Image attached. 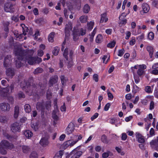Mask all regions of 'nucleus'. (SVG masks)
Returning <instances> with one entry per match:
<instances>
[{"label": "nucleus", "mask_w": 158, "mask_h": 158, "mask_svg": "<svg viewBox=\"0 0 158 158\" xmlns=\"http://www.w3.org/2000/svg\"><path fill=\"white\" fill-rule=\"evenodd\" d=\"M79 20L81 23H85L87 20V17L85 15L81 16L80 17Z\"/></svg>", "instance_id": "28"}, {"label": "nucleus", "mask_w": 158, "mask_h": 158, "mask_svg": "<svg viewBox=\"0 0 158 158\" xmlns=\"http://www.w3.org/2000/svg\"><path fill=\"white\" fill-rule=\"evenodd\" d=\"M124 52V49H122L118 51V56H123V54Z\"/></svg>", "instance_id": "53"}, {"label": "nucleus", "mask_w": 158, "mask_h": 158, "mask_svg": "<svg viewBox=\"0 0 158 158\" xmlns=\"http://www.w3.org/2000/svg\"><path fill=\"white\" fill-rule=\"evenodd\" d=\"M52 117L55 120H57L58 118V117L56 114L55 111H53V112Z\"/></svg>", "instance_id": "60"}, {"label": "nucleus", "mask_w": 158, "mask_h": 158, "mask_svg": "<svg viewBox=\"0 0 158 158\" xmlns=\"http://www.w3.org/2000/svg\"><path fill=\"white\" fill-rule=\"evenodd\" d=\"M52 97V93L49 90L47 91V98L48 99H49Z\"/></svg>", "instance_id": "55"}, {"label": "nucleus", "mask_w": 158, "mask_h": 158, "mask_svg": "<svg viewBox=\"0 0 158 158\" xmlns=\"http://www.w3.org/2000/svg\"><path fill=\"white\" fill-rule=\"evenodd\" d=\"M101 140L103 143H108V141L107 139V137L104 135H102Z\"/></svg>", "instance_id": "46"}, {"label": "nucleus", "mask_w": 158, "mask_h": 158, "mask_svg": "<svg viewBox=\"0 0 158 158\" xmlns=\"http://www.w3.org/2000/svg\"><path fill=\"white\" fill-rule=\"evenodd\" d=\"M5 11L6 12H12L14 11V5L10 2L5 3L4 6Z\"/></svg>", "instance_id": "4"}, {"label": "nucleus", "mask_w": 158, "mask_h": 158, "mask_svg": "<svg viewBox=\"0 0 158 158\" xmlns=\"http://www.w3.org/2000/svg\"><path fill=\"white\" fill-rule=\"evenodd\" d=\"M74 128V126L73 123H70L66 128L65 133L68 135L70 134L73 131Z\"/></svg>", "instance_id": "12"}, {"label": "nucleus", "mask_w": 158, "mask_h": 158, "mask_svg": "<svg viewBox=\"0 0 158 158\" xmlns=\"http://www.w3.org/2000/svg\"><path fill=\"white\" fill-rule=\"evenodd\" d=\"M7 120V119L6 117L0 116V121L1 122H5Z\"/></svg>", "instance_id": "54"}, {"label": "nucleus", "mask_w": 158, "mask_h": 158, "mask_svg": "<svg viewBox=\"0 0 158 158\" xmlns=\"http://www.w3.org/2000/svg\"><path fill=\"white\" fill-rule=\"evenodd\" d=\"M126 36L125 38L126 40H128L130 37L131 35V33L129 31H127L126 32Z\"/></svg>", "instance_id": "56"}, {"label": "nucleus", "mask_w": 158, "mask_h": 158, "mask_svg": "<svg viewBox=\"0 0 158 158\" xmlns=\"http://www.w3.org/2000/svg\"><path fill=\"white\" fill-rule=\"evenodd\" d=\"M16 66L19 68L22 66L26 62L30 65L36 63V58L31 56H26L24 54V51L21 49H18L15 51Z\"/></svg>", "instance_id": "1"}, {"label": "nucleus", "mask_w": 158, "mask_h": 158, "mask_svg": "<svg viewBox=\"0 0 158 158\" xmlns=\"http://www.w3.org/2000/svg\"><path fill=\"white\" fill-rule=\"evenodd\" d=\"M40 143L43 147H46L49 143L48 139L46 138H42L40 140Z\"/></svg>", "instance_id": "17"}, {"label": "nucleus", "mask_w": 158, "mask_h": 158, "mask_svg": "<svg viewBox=\"0 0 158 158\" xmlns=\"http://www.w3.org/2000/svg\"><path fill=\"white\" fill-rule=\"evenodd\" d=\"M60 79L62 85H66V82L68 81V79L63 75L60 76Z\"/></svg>", "instance_id": "25"}, {"label": "nucleus", "mask_w": 158, "mask_h": 158, "mask_svg": "<svg viewBox=\"0 0 158 158\" xmlns=\"http://www.w3.org/2000/svg\"><path fill=\"white\" fill-rule=\"evenodd\" d=\"M38 157V155L35 152L33 151L32 152L30 156V158H37Z\"/></svg>", "instance_id": "37"}, {"label": "nucleus", "mask_w": 158, "mask_h": 158, "mask_svg": "<svg viewBox=\"0 0 158 158\" xmlns=\"http://www.w3.org/2000/svg\"><path fill=\"white\" fill-rule=\"evenodd\" d=\"M133 75L135 82L136 84L138 83L140 81V79L139 78V76L137 75L136 74H133Z\"/></svg>", "instance_id": "35"}, {"label": "nucleus", "mask_w": 158, "mask_h": 158, "mask_svg": "<svg viewBox=\"0 0 158 158\" xmlns=\"http://www.w3.org/2000/svg\"><path fill=\"white\" fill-rule=\"evenodd\" d=\"M137 27L138 28V30L137 32H136L135 33H134V35H137L141 33V32L140 31V29H141V26L139 25L137 26Z\"/></svg>", "instance_id": "49"}, {"label": "nucleus", "mask_w": 158, "mask_h": 158, "mask_svg": "<svg viewBox=\"0 0 158 158\" xmlns=\"http://www.w3.org/2000/svg\"><path fill=\"white\" fill-rule=\"evenodd\" d=\"M142 8L143 11H141L140 13L142 15L144 13H147L150 10V7L146 3H144L142 4Z\"/></svg>", "instance_id": "11"}, {"label": "nucleus", "mask_w": 158, "mask_h": 158, "mask_svg": "<svg viewBox=\"0 0 158 158\" xmlns=\"http://www.w3.org/2000/svg\"><path fill=\"white\" fill-rule=\"evenodd\" d=\"M6 75L9 78H12L14 75L15 73L14 69L10 67H7V68H6Z\"/></svg>", "instance_id": "9"}, {"label": "nucleus", "mask_w": 158, "mask_h": 158, "mask_svg": "<svg viewBox=\"0 0 158 158\" xmlns=\"http://www.w3.org/2000/svg\"><path fill=\"white\" fill-rule=\"evenodd\" d=\"M10 129L14 132H19L20 131V125L17 123H14L11 125Z\"/></svg>", "instance_id": "7"}, {"label": "nucleus", "mask_w": 158, "mask_h": 158, "mask_svg": "<svg viewBox=\"0 0 158 158\" xmlns=\"http://www.w3.org/2000/svg\"><path fill=\"white\" fill-rule=\"evenodd\" d=\"M71 156L70 158H79L82 154V151L77 150L76 148L74 149L70 153Z\"/></svg>", "instance_id": "6"}, {"label": "nucleus", "mask_w": 158, "mask_h": 158, "mask_svg": "<svg viewBox=\"0 0 158 158\" xmlns=\"http://www.w3.org/2000/svg\"><path fill=\"white\" fill-rule=\"evenodd\" d=\"M135 135L136 138L137 139H138L139 138H141L143 136L139 132H136Z\"/></svg>", "instance_id": "57"}, {"label": "nucleus", "mask_w": 158, "mask_h": 158, "mask_svg": "<svg viewBox=\"0 0 158 158\" xmlns=\"http://www.w3.org/2000/svg\"><path fill=\"white\" fill-rule=\"evenodd\" d=\"M74 51L72 50H70L69 53V56L70 58V59L72 60V57L74 55Z\"/></svg>", "instance_id": "58"}, {"label": "nucleus", "mask_w": 158, "mask_h": 158, "mask_svg": "<svg viewBox=\"0 0 158 158\" xmlns=\"http://www.w3.org/2000/svg\"><path fill=\"white\" fill-rule=\"evenodd\" d=\"M11 59L10 55L7 56L4 58V66L6 68L10 67L11 66Z\"/></svg>", "instance_id": "8"}, {"label": "nucleus", "mask_w": 158, "mask_h": 158, "mask_svg": "<svg viewBox=\"0 0 158 158\" xmlns=\"http://www.w3.org/2000/svg\"><path fill=\"white\" fill-rule=\"evenodd\" d=\"M23 134L26 137L29 139L33 135L32 132L29 130H25L23 132Z\"/></svg>", "instance_id": "20"}, {"label": "nucleus", "mask_w": 158, "mask_h": 158, "mask_svg": "<svg viewBox=\"0 0 158 158\" xmlns=\"http://www.w3.org/2000/svg\"><path fill=\"white\" fill-rule=\"evenodd\" d=\"M90 10V6L88 4H86L84 5L83 8V11L84 13H88Z\"/></svg>", "instance_id": "29"}, {"label": "nucleus", "mask_w": 158, "mask_h": 158, "mask_svg": "<svg viewBox=\"0 0 158 158\" xmlns=\"http://www.w3.org/2000/svg\"><path fill=\"white\" fill-rule=\"evenodd\" d=\"M78 29L75 27L73 28V39L75 41L77 40L79 38V36L80 35L77 33Z\"/></svg>", "instance_id": "16"}, {"label": "nucleus", "mask_w": 158, "mask_h": 158, "mask_svg": "<svg viewBox=\"0 0 158 158\" xmlns=\"http://www.w3.org/2000/svg\"><path fill=\"white\" fill-rule=\"evenodd\" d=\"M146 49L149 53L150 57L151 58H152L154 52V49L153 47L151 46L148 45L147 46Z\"/></svg>", "instance_id": "15"}, {"label": "nucleus", "mask_w": 158, "mask_h": 158, "mask_svg": "<svg viewBox=\"0 0 158 158\" xmlns=\"http://www.w3.org/2000/svg\"><path fill=\"white\" fill-rule=\"evenodd\" d=\"M110 104L109 103H107L105 106L104 110L105 111H107L110 106Z\"/></svg>", "instance_id": "61"}, {"label": "nucleus", "mask_w": 158, "mask_h": 158, "mask_svg": "<svg viewBox=\"0 0 158 158\" xmlns=\"http://www.w3.org/2000/svg\"><path fill=\"white\" fill-rule=\"evenodd\" d=\"M110 56H109L107 58V56L106 55H104L103 56V57L102 58V60H103V63H105V64H106L109 59Z\"/></svg>", "instance_id": "40"}, {"label": "nucleus", "mask_w": 158, "mask_h": 158, "mask_svg": "<svg viewBox=\"0 0 158 158\" xmlns=\"http://www.w3.org/2000/svg\"><path fill=\"white\" fill-rule=\"evenodd\" d=\"M137 140L139 143H143L145 142V140L143 136L137 139Z\"/></svg>", "instance_id": "62"}, {"label": "nucleus", "mask_w": 158, "mask_h": 158, "mask_svg": "<svg viewBox=\"0 0 158 158\" xmlns=\"http://www.w3.org/2000/svg\"><path fill=\"white\" fill-rule=\"evenodd\" d=\"M68 52V48L66 47L64 50L63 52V55L66 59L67 60H68V57L67 56Z\"/></svg>", "instance_id": "36"}, {"label": "nucleus", "mask_w": 158, "mask_h": 158, "mask_svg": "<svg viewBox=\"0 0 158 158\" xmlns=\"http://www.w3.org/2000/svg\"><path fill=\"white\" fill-rule=\"evenodd\" d=\"M63 154V151L62 150H60L56 153L55 156L54 157V158H61Z\"/></svg>", "instance_id": "31"}, {"label": "nucleus", "mask_w": 158, "mask_h": 158, "mask_svg": "<svg viewBox=\"0 0 158 158\" xmlns=\"http://www.w3.org/2000/svg\"><path fill=\"white\" fill-rule=\"evenodd\" d=\"M151 147L158 151V137L156 139L152 140L150 142Z\"/></svg>", "instance_id": "10"}, {"label": "nucleus", "mask_w": 158, "mask_h": 158, "mask_svg": "<svg viewBox=\"0 0 158 158\" xmlns=\"http://www.w3.org/2000/svg\"><path fill=\"white\" fill-rule=\"evenodd\" d=\"M14 148V146L12 144L9 143L7 141L3 140L0 143V152L2 155L6 153V149H11Z\"/></svg>", "instance_id": "3"}, {"label": "nucleus", "mask_w": 158, "mask_h": 158, "mask_svg": "<svg viewBox=\"0 0 158 158\" xmlns=\"http://www.w3.org/2000/svg\"><path fill=\"white\" fill-rule=\"evenodd\" d=\"M94 24V22L92 21H91L87 23V26L88 29L91 31L93 29Z\"/></svg>", "instance_id": "30"}, {"label": "nucleus", "mask_w": 158, "mask_h": 158, "mask_svg": "<svg viewBox=\"0 0 158 158\" xmlns=\"http://www.w3.org/2000/svg\"><path fill=\"white\" fill-rule=\"evenodd\" d=\"M78 140L73 141V140H69L66 141L64 143L65 147L66 148L71 147L73 146L77 142Z\"/></svg>", "instance_id": "14"}, {"label": "nucleus", "mask_w": 158, "mask_h": 158, "mask_svg": "<svg viewBox=\"0 0 158 158\" xmlns=\"http://www.w3.org/2000/svg\"><path fill=\"white\" fill-rule=\"evenodd\" d=\"M55 35V33L53 32H52L49 34L48 36V40L49 42L52 43L54 41V38Z\"/></svg>", "instance_id": "23"}, {"label": "nucleus", "mask_w": 158, "mask_h": 158, "mask_svg": "<svg viewBox=\"0 0 158 158\" xmlns=\"http://www.w3.org/2000/svg\"><path fill=\"white\" fill-rule=\"evenodd\" d=\"M51 102L50 101H48L46 102V108L47 109H48L51 107Z\"/></svg>", "instance_id": "52"}, {"label": "nucleus", "mask_w": 158, "mask_h": 158, "mask_svg": "<svg viewBox=\"0 0 158 158\" xmlns=\"http://www.w3.org/2000/svg\"><path fill=\"white\" fill-rule=\"evenodd\" d=\"M98 116V113H95L91 118V120L93 121L94 119L97 118Z\"/></svg>", "instance_id": "63"}, {"label": "nucleus", "mask_w": 158, "mask_h": 158, "mask_svg": "<svg viewBox=\"0 0 158 158\" xmlns=\"http://www.w3.org/2000/svg\"><path fill=\"white\" fill-rule=\"evenodd\" d=\"M69 10H68L67 9H65V8L64 9V15L65 17L67 19L68 18L69 14Z\"/></svg>", "instance_id": "43"}, {"label": "nucleus", "mask_w": 158, "mask_h": 158, "mask_svg": "<svg viewBox=\"0 0 158 158\" xmlns=\"http://www.w3.org/2000/svg\"><path fill=\"white\" fill-rule=\"evenodd\" d=\"M115 44V42L114 41H113L112 42L109 43L107 46L108 47L110 48H112L114 47Z\"/></svg>", "instance_id": "50"}, {"label": "nucleus", "mask_w": 158, "mask_h": 158, "mask_svg": "<svg viewBox=\"0 0 158 158\" xmlns=\"http://www.w3.org/2000/svg\"><path fill=\"white\" fill-rule=\"evenodd\" d=\"M36 108L37 110L43 111L45 109L42 102H38L36 104Z\"/></svg>", "instance_id": "18"}, {"label": "nucleus", "mask_w": 158, "mask_h": 158, "mask_svg": "<svg viewBox=\"0 0 158 158\" xmlns=\"http://www.w3.org/2000/svg\"><path fill=\"white\" fill-rule=\"evenodd\" d=\"M58 80V77L57 76H55L51 78L49 81V84L51 85L56 83Z\"/></svg>", "instance_id": "19"}, {"label": "nucleus", "mask_w": 158, "mask_h": 158, "mask_svg": "<svg viewBox=\"0 0 158 158\" xmlns=\"http://www.w3.org/2000/svg\"><path fill=\"white\" fill-rule=\"evenodd\" d=\"M59 51L60 48L58 47H56L53 51V54L54 55L56 56L58 55Z\"/></svg>", "instance_id": "34"}, {"label": "nucleus", "mask_w": 158, "mask_h": 158, "mask_svg": "<svg viewBox=\"0 0 158 158\" xmlns=\"http://www.w3.org/2000/svg\"><path fill=\"white\" fill-rule=\"evenodd\" d=\"M43 71V69L41 68H36L34 72L35 74H37L38 73H41Z\"/></svg>", "instance_id": "47"}, {"label": "nucleus", "mask_w": 158, "mask_h": 158, "mask_svg": "<svg viewBox=\"0 0 158 158\" xmlns=\"http://www.w3.org/2000/svg\"><path fill=\"white\" fill-rule=\"evenodd\" d=\"M25 35H24L23 33L22 34H18L16 36V39L17 40H23V38Z\"/></svg>", "instance_id": "42"}, {"label": "nucleus", "mask_w": 158, "mask_h": 158, "mask_svg": "<svg viewBox=\"0 0 158 158\" xmlns=\"http://www.w3.org/2000/svg\"><path fill=\"white\" fill-rule=\"evenodd\" d=\"M101 19L100 21L101 23H102L104 22H106L108 21V19L106 14L104 13L101 14Z\"/></svg>", "instance_id": "21"}, {"label": "nucleus", "mask_w": 158, "mask_h": 158, "mask_svg": "<svg viewBox=\"0 0 158 158\" xmlns=\"http://www.w3.org/2000/svg\"><path fill=\"white\" fill-rule=\"evenodd\" d=\"M147 68L146 66L144 64H137L134 67H131L133 74H136L135 69H137L136 73L138 76L139 77H141L145 73V70Z\"/></svg>", "instance_id": "2"}, {"label": "nucleus", "mask_w": 158, "mask_h": 158, "mask_svg": "<svg viewBox=\"0 0 158 158\" xmlns=\"http://www.w3.org/2000/svg\"><path fill=\"white\" fill-rule=\"evenodd\" d=\"M116 150L118 152V153H120L121 155H123L124 154V152L122 151V149L121 148H119L118 147H116L115 148Z\"/></svg>", "instance_id": "44"}, {"label": "nucleus", "mask_w": 158, "mask_h": 158, "mask_svg": "<svg viewBox=\"0 0 158 158\" xmlns=\"http://www.w3.org/2000/svg\"><path fill=\"white\" fill-rule=\"evenodd\" d=\"M73 23L71 21H69L65 25L64 31L65 34V37L68 36L70 35L71 31H72Z\"/></svg>", "instance_id": "5"}, {"label": "nucleus", "mask_w": 158, "mask_h": 158, "mask_svg": "<svg viewBox=\"0 0 158 158\" xmlns=\"http://www.w3.org/2000/svg\"><path fill=\"white\" fill-rule=\"evenodd\" d=\"M20 86L23 89L26 87H27V88H28V86H27V83L25 81H22L20 84Z\"/></svg>", "instance_id": "41"}, {"label": "nucleus", "mask_w": 158, "mask_h": 158, "mask_svg": "<svg viewBox=\"0 0 158 158\" xmlns=\"http://www.w3.org/2000/svg\"><path fill=\"white\" fill-rule=\"evenodd\" d=\"M93 78L96 82H98V75L97 74H94L93 75Z\"/></svg>", "instance_id": "59"}, {"label": "nucleus", "mask_w": 158, "mask_h": 158, "mask_svg": "<svg viewBox=\"0 0 158 158\" xmlns=\"http://www.w3.org/2000/svg\"><path fill=\"white\" fill-rule=\"evenodd\" d=\"M0 108L3 111H8L10 110V105L6 103H2L0 104Z\"/></svg>", "instance_id": "13"}, {"label": "nucleus", "mask_w": 158, "mask_h": 158, "mask_svg": "<svg viewBox=\"0 0 158 158\" xmlns=\"http://www.w3.org/2000/svg\"><path fill=\"white\" fill-rule=\"evenodd\" d=\"M148 39L150 40L153 39L154 37V35L152 32H150L148 34Z\"/></svg>", "instance_id": "39"}, {"label": "nucleus", "mask_w": 158, "mask_h": 158, "mask_svg": "<svg viewBox=\"0 0 158 158\" xmlns=\"http://www.w3.org/2000/svg\"><path fill=\"white\" fill-rule=\"evenodd\" d=\"M31 127L35 131L37 130L39 127V123L38 122H33L31 124Z\"/></svg>", "instance_id": "22"}, {"label": "nucleus", "mask_w": 158, "mask_h": 158, "mask_svg": "<svg viewBox=\"0 0 158 158\" xmlns=\"http://www.w3.org/2000/svg\"><path fill=\"white\" fill-rule=\"evenodd\" d=\"M10 23L9 22H6L3 23L4 27V30L6 32V33L8 32L9 28L8 26L9 25Z\"/></svg>", "instance_id": "26"}, {"label": "nucleus", "mask_w": 158, "mask_h": 158, "mask_svg": "<svg viewBox=\"0 0 158 158\" xmlns=\"http://www.w3.org/2000/svg\"><path fill=\"white\" fill-rule=\"evenodd\" d=\"M152 69H158V63L154 64L152 67Z\"/></svg>", "instance_id": "64"}, {"label": "nucleus", "mask_w": 158, "mask_h": 158, "mask_svg": "<svg viewBox=\"0 0 158 158\" xmlns=\"http://www.w3.org/2000/svg\"><path fill=\"white\" fill-rule=\"evenodd\" d=\"M19 107L18 106H16L15 107L14 113V117L16 118L19 115Z\"/></svg>", "instance_id": "24"}, {"label": "nucleus", "mask_w": 158, "mask_h": 158, "mask_svg": "<svg viewBox=\"0 0 158 158\" xmlns=\"http://www.w3.org/2000/svg\"><path fill=\"white\" fill-rule=\"evenodd\" d=\"M21 26L23 28V33L24 35L26 34V32H27L28 31V29L27 27H26L25 25L23 24H21Z\"/></svg>", "instance_id": "32"}, {"label": "nucleus", "mask_w": 158, "mask_h": 158, "mask_svg": "<svg viewBox=\"0 0 158 158\" xmlns=\"http://www.w3.org/2000/svg\"><path fill=\"white\" fill-rule=\"evenodd\" d=\"M144 37V34L143 33H142L140 35L138 36L137 37V39L139 40H143Z\"/></svg>", "instance_id": "51"}, {"label": "nucleus", "mask_w": 158, "mask_h": 158, "mask_svg": "<svg viewBox=\"0 0 158 158\" xmlns=\"http://www.w3.org/2000/svg\"><path fill=\"white\" fill-rule=\"evenodd\" d=\"M145 90L146 92L148 93H152V90L151 89V87L149 86H146Z\"/></svg>", "instance_id": "45"}, {"label": "nucleus", "mask_w": 158, "mask_h": 158, "mask_svg": "<svg viewBox=\"0 0 158 158\" xmlns=\"http://www.w3.org/2000/svg\"><path fill=\"white\" fill-rule=\"evenodd\" d=\"M22 150L24 153H26L30 150V148L27 146H23L22 147Z\"/></svg>", "instance_id": "38"}, {"label": "nucleus", "mask_w": 158, "mask_h": 158, "mask_svg": "<svg viewBox=\"0 0 158 158\" xmlns=\"http://www.w3.org/2000/svg\"><path fill=\"white\" fill-rule=\"evenodd\" d=\"M24 110L27 113H30L31 111V108L30 106L28 104H26L24 106Z\"/></svg>", "instance_id": "33"}, {"label": "nucleus", "mask_w": 158, "mask_h": 158, "mask_svg": "<svg viewBox=\"0 0 158 158\" xmlns=\"http://www.w3.org/2000/svg\"><path fill=\"white\" fill-rule=\"evenodd\" d=\"M103 40V37L100 34H98L96 39V42L97 43H101Z\"/></svg>", "instance_id": "27"}, {"label": "nucleus", "mask_w": 158, "mask_h": 158, "mask_svg": "<svg viewBox=\"0 0 158 158\" xmlns=\"http://www.w3.org/2000/svg\"><path fill=\"white\" fill-rule=\"evenodd\" d=\"M86 34V30L81 28L79 31V35L83 36Z\"/></svg>", "instance_id": "48"}]
</instances>
